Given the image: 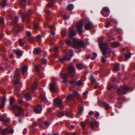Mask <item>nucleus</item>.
Wrapping results in <instances>:
<instances>
[{
    "label": "nucleus",
    "mask_w": 135,
    "mask_h": 135,
    "mask_svg": "<svg viewBox=\"0 0 135 135\" xmlns=\"http://www.w3.org/2000/svg\"><path fill=\"white\" fill-rule=\"evenodd\" d=\"M62 18L64 19H66L68 18H69L70 16H67L65 14H64L62 15Z\"/></svg>",
    "instance_id": "49"
},
{
    "label": "nucleus",
    "mask_w": 135,
    "mask_h": 135,
    "mask_svg": "<svg viewBox=\"0 0 135 135\" xmlns=\"http://www.w3.org/2000/svg\"><path fill=\"white\" fill-rule=\"evenodd\" d=\"M69 33V37L71 38H73L77 34L76 32L73 28H70Z\"/></svg>",
    "instance_id": "15"
},
{
    "label": "nucleus",
    "mask_w": 135,
    "mask_h": 135,
    "mask_svg": "<svg viewBox=\"0 0 135 135\" xmlns=\"http://www.w3.org/2000/svg\"><path fill=\"white\" fill-rule=\"evenodd\" d=\"M92 85L95 88H97L99 86V84L98 83H96L95 82L92 84Z\"/></svg>",
    "instance_id": "56"
},
{
    "label": "nucleus",
    "mask_w": 135,
    "mask_h": 135,
    "mask_svg": "<svg viewBox=\"0 0 135 135\" xmlns=\"http://www.w3.org/2000/svg\"><path fill=\"white\" fill-rule=\"evenodd\" d=\"M30 41L26 37H24L23 39L19 40V42L20 46H22L26 45L27 42Z\"/></svg>",
    "instance_id": "16"
},
{
    "label": "nucleus",
    "mask_w": 135,
    "mask_h": 135,
    "mask_svg": "<svg viewBox=\"0 0 135 135\" xmlns=\"http://www.w3.org/2000/svg\"><path fill=\"white\" fill-rule=\"evenodd\" d=\"M98 42L101 51L102 50H107L108 49L109 46L107 43H106L104 44L103 43L101 40L100 41L99 40Z\"/></svg>",
    "instance_id": "9"
},
{
    "label": "nucleus",
    "mask_w": 135,
    "mask_h": 135,
    "mask_svg": "<svg viewBox=\"0 0 135 135\" xmlns=\"http://www.w3.org/2000/svg\"><path fill=\"white\" fill-rule=\"evenodd\" d=\"M21 73L20 69H17L13 76L11 75V78L14 81L13 85L15 90V92L18 93L20 88L22 87L21 83L20 81L19 76Z\"/></svg>",
    "instance_id": "1"
},
{
    "label": "nucleus",
    "mask_w": 135,
    "mask_h": 135,
    "mask_svg": "<svg viewBox=\"0 0 135 135\" xmlns=\"http://www.w3.org/2000/svg\"><path fill=\"white\" fill-rule=\"evenodd\" d=\"M41 52L40 49L39 48H35L34 49L33 53L37 55H39Z\"/></svg>",
    "instance_id": "25"
},
{
    "label": "nucleus",
    "mask_w": 135,
    "mask_h": 135,
    "mask_svg": "<svg viewBox=\"0 0 135 135\" xmlns=\"http://www.w3.org/2000/svg\"><path fill=\"white\" fill-rule=\"evenodd\" d=\"M119 42H114L112 44V46L113 47H116L119 45Z\"/></svg>",
    "instance_id": "40"
},
{
    "label": "nucleus",
    "mask_w": 135,
    "mask_h": 135,
    "mask_svg": "<svg viewBox=\"0 0 135 135\" xmlns=\"http://www.w3.org/2000/svg\"><path fill=\"white\" fill-rule=\"evenodd\" d=\"M73 55V50L71 49H70L69 51L67 52V55L62 58H59V60L61 62L63 63L66 60H70L71 57Z\"/></svg>",
    "instance_id": "4"
},
{
    "label": "nucleus",
    "mask_w": 135,
    "mask_h": 135,
    "mask_svg": "<svg viewBox=\"0 0 135 135\" xmlns=\"http://www.w3.org/2000/svg\"><path fill=\"white\" fill-rule=\"evenodd\" d=\"M67 73L72 78L75 76L76 69L74 65H71L68 66L67 70Z\"/></svg>",
    "instance_id": "6"
},
{
    "label": "nucleus",
    "mask_w": 135,
    "mask_h": 135,
    "mask_svg": "<svg viewBox=\"0 0 135 135\" xmlns=\"http://www.w3.org/2000/svg\"><path fill=\"white\" fill-rule=\"evenodd\" d=\"M76 67L79 70L82 69L83 67V65L81 63H78L76 65Z\"/></svg>",
    "instance_id": "34"
},
{
    "label": "nucleus",
    "mask_w": 135,
    "mask_h": 135,
    "mask_svg": "<svg viewBox=\"0 0 135 135\" xmlns=\"http://www.w3.org/2000/svg\"><path fill=\"white\" fill-rule=\"evenodd\" d=\"M110 10L107 7H104L101 11V13L104 17H107L110 13Z\"/></svg>",
    "instance_id": "10"
},
{
    "label": "nucleus",
    "mask_w": 135,
    "mask_h": 135,
    "mask_svg": "<svg viewBox=\"0 0 135 135\" xmlns=\"http://www.w3.org/2000/svg\"><path fill=\"white\" fill-rule=\"evenodd\" d=\"M116 78L115 77H113L112 79V81L113 82H115L116 81Z\"/></svg>",
    "instance_id": "62"
},
{
    "label": "nucleus",
    "mask_w": 135,
    "mask_h": 135,
    "mask_svg": "<svg viewBox=\"0 0 135 135\" xmlns=\"http://www.w3.org/2000/svg\"><path fill=\"white\" fill-rule=\"evenodd\" d=\"M83 26V22L82 20L79 21L78 24L76 25V27L77 28V31L79 34H81L83 32L82 30Z\"/></svg>",
    "instance_id": "7"
},
{
    "label": "nucleus",
    "mask_w": 135,
    "mask_h": 135,
    "mask_svg": "<svg viewBox=\"0 0 135 135\" xmlns=\"http://www.w3.org/2000/svg\"><path fill=\"white\" fill-rule=\"evenodd\" d=\"M131 56V52H126L125 55V57L126 59H129L130 58Z\"/></svg>",
    "instance_id": "36"
},
{
    "label": "nucleus",
    "mask_w": 135,
    "mask_h": 135,
    "mask_svg": "<svg viewBox=\"0 0 135 135\" xmlns=\"http://www.w3.org/2000/svg\"><path fill=\"white\" fill-rule=\"evenodd\" d=\"M113 85H109L107 87V89L108 90H112L113 89Z\"/></svg>",
    "instance_id": "55"
},
{
    "label": "nucleus",
    "mask_w": 135,
    "mask_h": 135,
    "mask_svg": "<svg viewBox=\"0 0 135 135\" xmlns=\"http://www.w3.org/2000/svg\"><path fill=\"white\" fill-rule=\"evenodd\" d=\"M11 109L12 110L17 109V112L14 113L16 117H19L20 115H24V109L22 107L16 104L12 107Z\"/></svg>",
    "instance_id": "3"
},
{
    "label": "nucleus",
    "mask_w": 135,
    "mask_h": 135,
    "mask_svg": "<svg viewBox=\"0 0 135 135\" xmlns=\"http://www.w3.org/2000/svg\"><path fill=\"white\" fill-rule=\"evenodd\" d=\"M10 18L11 20V22L13 25L14 27L13 30L14 32L18 34L20 31V27L18 24V17L17 16H15L14 18L10 15H9Z\"/></svg>",
    "instance_id": "2"
},
{
    "label": "nucleus",
    "mask_w": 135,
    "mask_h": 135,
    "mask_svg": "<svg viewBox=\"0 0 135 135\" xmlns=\"http://www.w3.org/2000/svg\"><path fill=\"white\" fill-rule=\"evenodd\" d=\"M24 96L25 98L27 100H30L32 99V96L30 93H25Z\"/></svg>",
    "instance_id": "28"
},
{
    "label": "nucleus",
    "mask_w": 135,
    "mask_h": 135,
    "mask_svg": "<svg viewBox=\"0 0 135 135\" xmlns=\"http://www.w3.org/2000/svg\"><path fill=\"white\" fill-rule=\"evenodd\" d=\"M92 55H93V56L91 57V58L92 60H94L96 57H97V54L96 53L93 52L92 53L91 56H92Z\"/></svg>",
    "instance_id": "44"
},
{
    "label": "nucleus",
    "mask_w": 135,
    "mask_h": 135,
    "mask_svg": "<svg viewBox=\"0 0 135 135\" xmlns=\"http://www.w3.org/2000/svg\"><path fill=\"white\" fill-rule=\"evenodd\" d=\"M28 14V13H22V17L23 21L25 20L26 17L27 16Z\"/></svg>",
    "instance_id": "38"
},
{
    "label": "nucleus",
    "mask_w": 135,
    "mask_h": 135,
    "mask_svg": "<svg viewBox=\"0 0 135 135\" xmlns=\"http://www.w3.org/2000/svg\"><path fill=\"white\" fill-rule=\"evenodd\" d=\"M101 60L103 63L105 62L106 61V59L104 58L103 57H102L101 59Z\"/></svg>",
    "instance_id": "60"
},
{
    "label": "nucleus",
    "mask_w": 135,
    "mask_h": 135,
    "mask_svg": "<svg viewBox=\"0 0 135 135\" xmlns=\"http://www.w3.org/2000/svg\"><path fill=\"white\" fill-rule=\"evenodd\" d=\"M54 105L57 107H62V100L60 99H54Z\"/></svg>",
    "instance_id": "13"
},
{
    "label": "nucleus",
    "mask_w": 135,
    "mask_h": 135,
    "mask_svg": "<svg viewBox=\"0 0 135 135\" xmlns=\"http://www.w3.org/2000/svg\"><path fill=\"white\" fill-rule=\"evenodd\" d=\"M54 51L57 53H59L58 48L57 47H55L54 49Z\"/></svg>",
    "instance_id": "59"
},
{
    "label": "nucleus",
    "mask_w": 135,
    "mask_h": 135,
    "mask_svg": "<svg viewBox=\"0 0 135 135\" xmlns=\"http://www.w3.org/2000/svg\"><path fill=\"white\" fill-rule=\"evenodd\" d=\"M38 85L37 83H34L31 86V90L32 91H34L37 88Z\"/></svg>",
    "instance_id": "26"
},
{
    "label": "nucleus",
    "mask_w": 135,
    "mask_h": 135,
    "mask_svg": "<svg viewBox=\"0 0 135 135\" xmlns=\"http://www.w3.org/2000/svg\"><path fill=\"white\" fill-rule=\"evenodd\" d=\"M15 100L13 98H10V104L11 105L12 104H13V103L15 102Z\"/></svg>",
    "instance_id": "53"
},
{
    "label": "nucleus",
    "mask_w": 135,
    "mask_h": 135,
    "mask_svg": "<svg viewBox=\"0 0 135 135\" xmlns=\"http://www.w3.org/2000/svg\"><path fill=\"white\" fill-rule=\"evenodd\" d=\"M44 124L47 126H49V124L48 122H45L44 123Z\"/></svg>",
    "instance_id": "64"
},
{
    "label": "nucleus",
    "mask_w": 135,
    "mask_h": 135,
    "mask_svg": "<svg viewBox=\"0 0 135 135\" xmlns=\"http://www.w3.org/2000/svg\"><path fill=\"white\" fill-rule=\"evenodd\" d=\"M73 47L75 49H78L83 47L85 45L83 42L80 39L75 38L73 40Z\"/></svg>",
    "instance_id": "5"
},
{
    "label": "nucleus",
    "mask_w": 135,
    "mask_h": 135,
    "mask_svg": "<svg viewBox=\"0 0 135 135\" xmlns=\"http://www.w3.org/2000/svg\"><path fill=\"white\" fill-rule=\"evenodd\" d=\"M27 0H21L20 3L21 4L23 5L25 4Z\"/></svg>",
    "instance_id": "57"
},
{
    "label": "nucleus",
    "mask_w": 135,
    "mask_h": 135,
    "mask_svg": "<svg viewBox=\"0 0 135 135\" xmlns=\"http://www.w3.org/2000/svg\"><path fill=\"white\" fill-rule=\"evenodd\" d=\"M71 112L69 111H58L56 113V115L58 116L60 115L61 116H63L65 115L66 116L70 117Z\"/></svg>",
    "instance_id": "12"
},
{
    "label": "nucleus",
    "mask_w": 135,
    "mask_h": 135,
    "mask_svg": "<svg viewBox=\"0 0 135 135\" xmlns=\"http://www.w3.org/2000/svg\"><path fill=\"white\" fill-rule=\"evenodd\" d=\"M74 8V6L73 4H69L67 6L68 9V10L69 11H72Z\"/></svg>",
    "instance_id": "37"
},
{
    "label": "nucleus",
    "mask_w": 135,
    "mask_h": 135,
    "mask_svg": "<svg viewBox=\"0 0 135 135\" xmlns=\"http://www.w3.org/2000/svg\"><path fill=\"white\" fill-rule=\"evenodd\" d=\"M6 101V97L5 96H3L2 98L1 104L0 105V109L3 108H4Z\"/></svg>",
    "instance_id": "20"
},
{
    "label": "nucleus",
    "mask_w": 135,
    "mask_h": 135,
    "mask_svg": "<svg viewBox=\"0 0 135 135\" xmlns=\"http://www.w3.org/2000/svg\"><path fill=\"white\" fill-rule=\"evenodd\" d=\"M42 110V108L39 105L36 106L34 108V112L36 113L40 114L41 113Z\"/></svg>",
    "instance_id": "22"
},
{
    "label": "nucleus",
    "mask_w": 135,
    "mask_h": 135,
    "mask_svg": "<svg viewBox=\"0 0 135 135\" xmlns=\"http://www.w3.org/2000/svg\"><path fill=\"white\" fill-rule=\"evenodd\" d=\"M62 36L63 37H64L66 35V31L65 30H62L61 32Z\"/></svg>",
    "instance_id": "47"
},
{
    "label": "nucleus",
    "mask_w": 135,
    "mask_h": 135,
    "mask_svg": "<svg viewBox=\"0 0 135 135\" xmlns=\"http://www.w3.org/2000/svg\"><path fill=\"white\" fill-rule=\"evenodd\" d=\"M83 107H81L80 108V109L79 110L78 114H79L81 115L83 112Z\"/></svg>",
    "instance_id": "52"
},
{
    "label": "nucleus",
    "mask_w": 135,
    "mask_h": 135,
    "mask_svg": "<svg viewBox=\"0 0 135 135\" xmlns=\"http://www.w3.org/2000/svg\"><path fill=\"white\" fill-rule=\"evenodd\" d=\"M13 131L12 129L10 130L7 128H6L4 129L2 132V134L3 135H9V134H13Z\"/></svg>",
    "instance_id": "17"
},
{
    "label": "nucleus",
    "mask_w": 135,
    "mask_h": 135,
    "mask_svg": "<svg viewBox=\"0 0 135 135\" xmlns=\"http://www.w3.org/2000/svg\"><path fill=\"white\" fill-rule=\"evenodd\" d=\"M133 90V88L126 86H121L117 90L118 92H122V93H126V92L132 90Z\"/></svg>",
    "instance_id": "8"
},
{
    "label": "nucleus",
    "mask_w": 135,
    "mask_h": 135,
    "mask_svg": "<svg viewBox=\"0 0 135 135\" xmlns=\"http://www.w3.org/2000/svg\"><path fill=\"white\" fill-rule=\"evenodd\" d=\"M37 41L40 42L41 41V37L40 35H37Z\"/></svg>",
    "instance_id": "58"
},
{
    "label": "nucleus",
    "mask_w": 135,
    "mask_h": 135,
    "mask_svg": "<svg viewBox=\"0 0 135 135\" xmlns=\"http://www.w3.org/2000/svg\"><path fill=\"white\" fill-rule=\"evenodd\" d=\"M41 62L43 64H46L47 63V61L46 59H42L41 60Z\"/></svg>",
    "instance_id": "48"
},
{
    "label": "nucleus",
    "mask_w": 135,
    "mask_h": 135,
    "mask_svg": "<svg viewBox=\"0 0 135 135\" xmlns=\"http://www.w3.org/2000/svg\"><path fill=\"white\" fill-rule=\"evenodd\" d=\"M71 84H73L75 85L80 86L83 84V82L81 80H79L77 81V80L72 79L70 81Z\"/></svg>",
    "instance_id": "14"
},
{
    "label": "nucleus",
    "mask_w": 135,
    "mask_h": 135,
    "mask_svg": "<svg viewBox=\"0 0 135 135\" xmlns=\"http://www.w3.org/2000/svg\"><path fill=\"white\" fill-rule=\"evenodd\" d=\"M4 22V18L2 17H0V25H3Z\"/></svg>",
    "instance_id": "46"
},
{
    "label": "nucleus",
    "mask_w": 135,
    "mask_h": 135,
    "mask_svg": "<svg viewBox=\"0 0 135 135\" xmlns=\"http://www.w3.org/2000/svg\"><path fill=\"white\" fill-rule=\"evenodd\" d=\"M58 89V86L55 82H53L50 85L49 90L51 92H56Z\"/></svg>",
    "instance_id": "11"
},
{
    "label": "nucleus",
    "mask_w": 135,
    "mask_h": 135,
    "mask_svg": "<svg viewBox=\"0 0 135 135\" xmlns=\"http://www.w3.org/2000/svg\"><path fill=\"white\" fill-rule=\"evenodd\" d=\"M80 124L81 127H82L83 128H84L86 126L85 123L84 121H83L81 122L80 123Z\"/></svg>",
    "instance_id": "54"
},
{
    "label": "nucleus",
    "mask_w": 135,
    "mask_h": 135,
    "mask_svg": "<svg viewBox=\"0 0 135 135\" xmlns=\"http://www.w3.org/2000/svg\"><path fill=\"white\" fill-rule=\"evenodd\" d=\"M102 105L105 107V109H106L108 110L110 108L109 105L104 102H102Z\"/></svg>",
    "instance_id": "31"
},
{
    "label": "nucleus",
    "mask_w": 135,
    "mask_h": 135,
    "mask_svg": "<svg viewBox=\"0 0 135 135\" xmlns=\"http://www.w3.org/2000/svg\"><path fill=\"white\" fill-rule=\"evenodd\" d=\"M41 98L43 100H45L46 99V98L44 97V96L42 94L40 95Z\"/></svg>",
    "instance_id": "61"
},
{
    "label": "nucleus",
    "mask_w": 135,
    "mask_h": 135,
    "mask_svg": "<svg viewBox=\"0 0 135 135\" xmlns=\"http://www.w3.org/2000/svg\"><path fill=\"white\" fill-rule=\"evenodd\" d=\"M65 43L68 45H70L71 44V41L69 39H66L65 41Z\"/></svg>",
    "instance_id": "42"
},
{
    "label": "nucleus",
    "mask_w": 135,
    "mask_h": 135,
    "mask_svg": "<svg viewBox=\"0 0 135 135\" xmlns=\"http://www.w3.org/2000/svg\"><path fill=\"white\" fill-rule=\"evenodd\" d=\"M39 66L40 65H36L35 67L36 71L37 73H38L39 72V70L38 69Z\"/></svg>",
    "instance_id": "51"
},
{
    "label": "nucleus",
    "mask_w": 135,
    "mask_h": 135,
    "mask_svg": "<svg viewBox=\"0 0 135 135\" xmlns=\"http://www.w3.org/2000/svg\"><path fill=\"white\" fill-rule=\"evenodd\" d=\"M109 21L111 26H115L117 25V21L115 20L111 19Z\"/></svg>",
    "instance_id": "27"
},
{
    "label": "nucleus",
    "mask_w": 135,
    "mask_h": 135,
    "mask_svg": "<svg viewBox=\"0 0 135 135\" xmlns=\"http://www.w3.org/2000/svg\"><path fill=\"white\" fill-rule=\"evenodd\" d=\"M110 21H107L106 24L105 25V27L106 28L111 26Z\"/></svg>",
    "instance_id": "50"
},
{
    "label": "nucleus",
    "mask_w": 135,
    "mask_h": 135,
    "mask_svg": "<svg viewBox=\"0 0 135 135\" xmlns=\"http://www.w3.org/2000/svg\"><path fill=\"white\" fill-rule=\"evenodd\" d=\"M54 0H51V1L49 2L47 4V7H50L53 6L54 4Z\"/></svg>",
    "instance_id": "43"
},
{
    "label": "nucleus",
    "mask_w": 135,
    "mask_h": 135,
    "mask_svg": "<svg viewBox=\"0 0 135 135\" xmlns=\"http://www.w3.org/2000/svg\"><path fill=\"white\" fill-rule=\"evenodd\" d=\"M45 12L47 14H50L51 13L50 11L49 10H45Z\"/></svg>",
    "instance_id": "63"
},
{
    "label": "nucleus",
    "mask_w": 135,
    "mask_h": 135,
    "mask_svg": "<svg viewBox=\"0 0 135 135\" xmlns=\"http://www.w3.org/2000/svg\"><path fill=\"white\" fill-rule=\"evenodd\" d=\"M13 52L16 55L20 57L22 55V51L20 49H14Z\"/></svg>",
    "instance_id": "21"
},
{
    "label": "nucleus",
    "mask_w": 135,
    "mask_h": 135,
    "mask_svg": "<svg viewBox=\"0 0 135 135\" xmlns=\"http://www.w3.org/2000/svg\"><path fill=\"white\" fill-rule=\"evenodd\" d=\"M39 25L38 23H35L33 25V27L34 30H37L39 27Z\"/></svg>",
    "instance_id": "45"
},
{
    "label": "nucleus",
    "mask_w": 135,
    "mask_h": 135,
    "mask_svg": "<svg viewBox=\"0 0 135 135\" xmlns=\"http://www.w3.org/2000/svg\"><path fill=\"white\" fill-rule=\"evenodd\" d=\"M27 37H26L30 41H32L33 39V37L32 36V33L30 31L27 32H26Z\"/></svg>",
    "instance_id": "24"
},
{
    "label": "nucleus",
    "mask_w": 135,
    "mask_h": 135,
    "mask_svg": "<svg viewBox=\"0 0 135 135\" xmlns=\"http://www.w3.org/2000/svg\"><path fill=\"white\" fill-rule=\"evenodd\" d=\"M89 79L92 84H93V83H95V80L93 75H91Z\"/></svg>",
    "instance_id": "39"
},
{
    "label": "nucleus",
    "mask_w": 135,
    "mask_h": 135,
    "mask_svg": "<svg viewBox=\"0 0 135 135\" xmlns=\"http://www.w3.org/2000/svg\"><path fill=\"white\" fill-rule=\"evenodd\" d=\"M119 63H117L113 67V70L114 71H117L119 70Z\"/></svg>",
    "instance_id": "35"
},
{
    "label": "nucleus",
    "mask_w": 135,
    "mask_h": 135,
    "mask_svg": "<svg viewBox=\"0 0 135 135\" xmlns=\"http://www.w3.org/2000/svg\"><path fill=\"white\" fill-rule=\"evenodd\" d=\"M94 27L93 24L91 22L86 23L84 26L85 29L86 30H89Z\"/></svg>",
    "instance_id": "18"
},
{
    "label": "nucleus",
    "mask_w": 135,
    "mask_h": 135,
    "mask_svg": "<svg viewBox=\"0 0 135 135\" xmlns=\"http://www.w3.org/2000/svg\"><path fill=\"white\" fill-rule=\"evenodd\" d=\"M90 124L91 128L92 129H94V126L96 124V121L95 120L94 121H90Z\"/></svg>",
    "instance_id": "32"
},
{
    "label": "nucleus",
    "mask_w": 135,
    "mask_h": 135,
    "mask_svg": "<svg viewBox=\"0 0 135 135\" xmlns=\"http://www.w3.org/2000/svg\"><path fill=\"white\" fill-rule=\"evenodd\" d=\"M60 75L61 76V78L63 80V82L64 83L67 80L68 75L66 73H63L62 72H61L60 73Z\"/></svg>",
    "instance_id": "23"
},
{
    "label": "nucleus",
    "mask_w": 135,
    "mask_h": 135,
    "mask_svg": "<svg viewBox=\"0 0 135 135\" xmlns=\"http://www.w3.org/2000/svg\"><path fill=\"white\" fill-rule=\"evenodd\" d=\"M28 69V67L27 66H24L22 67L21 71L23 75H24L27 72Z\"/></svg>",
    "instance_id": "29"
},
{
    "label": "nucleus",
    "mask_w": 135,
    "mask_h": 135,
    "mask_svg": "<svg viewBox=\"0 0 135 135\" xmlns=\"http://www.w3.org/2000/svg\"><path fill=\"white\" fill-rule=\"evenodd\" d=\"M74 97L73 94H69L66 98V99L68 100H69L72 99Z\"/></svg>",
    "instance_id": "41"
},
{
    "label": "nucleus",
    "mask_w": 135,
    "mask_h": 135,
    "mask_svg": "<svg viewBox=\"0 0 135 135\" xmlns=\"http://www.w3.org/2000/svg\"><path fill=\"white\" fill-rule=\"evenodd\" d=\"M102 52L103 55L106 58H108L110 56V51H107L105 50H102Z\"/></svg>",
    "instance_id": "19"
},
{
    "label": "nucleus",
    "mask_w": 135,
    "mask_h": 135,
    "mask_svg": "<svg viewBox=\"0 0 135 135\" xmlns=\"http://www.w3.org/2000/svg\"><path fill=\"white\" fill-rule=\"evenodd\" d=\"M7 0H3L1 3H0L1 7H2L4 8L6 6H7Z\"/></svg>",
    "instance_id": "30"
},
{
    "label": "nucleus",
    "mask_w": 135,
    "mask_h": 135,
    "mask_svg": "<svg viewBox=\"0 0 135 135\" xmlns=\"http://www.w3.org/2000/svg\"><path fill=\"white\" fill-rule=\"evenodd\" d=\"M0 120L2 121L4 125H6L9 122V120L8 119H4L3 118H1L0 119Z\"/></svg>",
    "instance_id": "33"
}]
</instances>
